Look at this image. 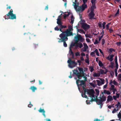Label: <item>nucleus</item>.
Masks as SVG:
<instances>
[{
	"label": "nucleus",
	"instance_id": "42",
	"mask_svg": "<svg viewBox=\"0 0 121 121\" xmlns=\"http://www.w3.org/2000/svg\"><path fill=\"white\" fill-rule=\"evenodd\" d=\"M34 45V47L35 48H36L38 47V43H34L33 44Z\"/></svg>",
	"mask_w": 121,
	"mask_h": 121
},
{
	"label": "nucleus",
	"instance_id": "63",
	"mask_svg": "<svg viewBox=\"0 0 121 121\" xmlns=\"http://www.w3.org/2000/svg\"><path fill=\"white\" fill-rule=\"evenodd\" d=\"M116 44L117 45L119 46L121 44V42H117V43Z\"/></svg>",
	"mask_w": 121,
	"mask_h": 121
},
{
	"label": "nucleus",
	"instance_id": "46",
	"mask_svg": "<svg viewBox=\"0 0 121 121\" xmlns=\"http://www.w3.org/2000/svg\"><path fill=\"white\" fill-rule=\"evenodd\" d=\"M114 63L113 62H111V65L110 66V67L112 69L114 67Z\"/></svg>",
	"mask_w": 121,
	"mask_h": 121
},
{
	"label": "nucleus",
	"instance_id": "13",
	"mask_svg": "<svg viewBox=\"0 0 121 121\" xmlns=\"http://www.w3.org/2000/svg\"><path fill=\"white\" fill-rule=\"evenodd\" d=\"M95 15L94 13L90 12L88 14L89 19H95V18L94 17Z\"/></svg>",
	"mask_w": 121,
	"mask_h": 121
},
{
	"label": "nucleus",
	"instance_id": "35",
	"mask_svg": "<svg viewBox=\"0 0 121 121\" xmlns=\"http://www.w3.org/2000/svg\"><path fill=\"white\" fill-rule=\"evenodd\" d=\"M70 15V13H68V14H64V19H66V17L68 16L69 15Z\"/></svg>",
	"mask_w": 121,
	"mask_h": 121
},
{
	"label": "nucleus",
	"instance_id": "12",
	"mask_svg": "<svg viewBox=\"0 0 121 121\" xmlns=\"http://www.w3.org/2000/svg\"><path fill=\"white\" fill-rule=\"evenodd\" d=\"M24 36L26 38L29 37V39H30V37H32L33 36H36V35H33V34H28L27 33H25L24 34Z\"/></svg>",
	"mask_w": 121,
	"mask_h": 121
},
{
	"label": "nucleus",
	"instance_id": "38",
	"mask_svg": "<svg viewBox=\"0 0 121 121\" xmlns=\"http://www.w3.org/2000/svg\"><path fill=\"white\" fill-rule=\"evenodd\" d=\"M78 9H77V11H80L81 10L82 11V8L81 6H78Z\"/></svg>",
	"mask_w": 121,
	"mask_h": 121
},
{
	"label": "nucleus",
	"instance_id": "9",
	"mask_svg": "<svg viewBox=\"0 0 121 121\" xmlns=\"http://www.w3.org/2000/svg\"><path fill=\"white\" fill-rule=\"evenodd\" d=\"M67 28V26L66 25H63L62 24L58 27V26H57L54 28V30L56 31H58L60 30L63 33V32L64 31H62L61 29L63 28Z\"/></svg>",
	"mask_w": 121,
	"mask_h": 121
},
{
	"label": "nucleus",
	"instance_id": "25",
	"mask_svg": "<svg viewBox=\"0 0 121 121\" xmlns=\"http://www.w3.org/2000/svg\"><path fill=\"white\" fill-rule=\"evenodd\" d=\"M81 7L82 8V11L84 10L87 7V5L84 4L82 5Z\"/></svg>",
	"mask_w": 121,
	"mask_h": 121
},
{
	"label": "nucleus",
	"instance_id": "7",
	"mask_svg": "<svg viewBox=\"0 0 121 121\" xmlns=\"http://www.w3.org/2000/svg\"><path fill=\"white\" fill-rule=\"evenodd\" d=\"M67 62L69 63V67L71 68H73L77 65V63L75 62V60H71L70 59L68 60Z\"/></svg>",
	"mask_w": 121,
	"mask_h": 121
},
{
	"label": "nucleus",
	"instance_id": "60",
	"mask_svg": "<svg viewBox=\"0 0 121 121\" xmlns=\"http://www.w3.org/2000/svg\"><path fill=\"white\" fill-rule=\"evenodd\" d=\"M121 78V74H119L118 76V79L119 80V79Z\"/></svg>",
	"mask_w": 121,
	"mask_h": 121
},
{
	"label": "nucleus",
	"instance_id": "2",
	"mask_svg": "<svg viewBox=\"0 0 121 121\" xmlns=\"http://www.w3.org/2000/svg\"><path fill=\"white\" fill-rule=\"evenodd\" d=\"M59 36L61 38L60 39H59V40L58 41V42L60 43L61 42H63L64 46L65 47H67V45L66 41L68 40V36L61 34Z\"/></svg>",
	"mask_w": 121,
	"mask_h": 121
},
{
	"label": "nucleus",
	"instance_id": "15",
	"mask_svg": "<svg viewBox=\"0 0 121 121\" xmlns=\"http://www.w3.org/2000/svg\"><path fill=\"white\" fill-rule=\"evenodd\" d=\"M114 85H112L111 86V88H110V91H112L113 92V94H114L115 91H117V89L116 88H114Z\"/></svg>",
	"mask_w": 121,
	"mask_h": 121
},
{
	"label": "nucleus",
	"instance_id": "8",
	"mask_svg": "<svg viewBox=\"0 0 121 121\" xmlns=\"http://www.w3.org/2000/svg\"><path fill=\"white\" fill-rule=\"evenodd\" d=\"M74 39L76 43H78L79 41L82 42L84 40V39L82 38L81 35L79 34H77L74 37Z\"/></svg>",
	"mask_w": 121,
	"mask_h": 121
},
{
	"label": "nucleus",
	"instance_id": "64",
	"mask_svg": "<svg viewBox=\"0 0 121 121\" xmlns=\"http://www.w3.org/2000/svg\"><path fill=\"white\" fill-rule=\"evenodd\" d=\"M94 121H101V120L100 119H98L97 118L95 119Z\"/></svg>",
	"mask_w": 121,
	"mask_h": 121
},
{
	"label": "nucleus",
	"instance_id": "27",
	"mask_svg": "<svg viewBox=\"0 0 121 121\" xmlns=\"http://www.w3.org/2000/svg\"><path fill=\"white\" fill-rule=\"evenodd\" d=\"M77 43L76 46L81 48L83 46L82 44L81 43Z\"/></svg>",
	"mask_w": 121,
	"mask_h": 121
},
{
	"label": "nucleus",
	"instance_id": "5",
	"mask_svg": "<svg viewBox=\"0 0 121 121\" xmlns=\"http://www.w3.org/2000/svg\"><path fill=\"white\" fill-rule=\"evenodd\" d=\"M83 89L85 92H87V94L89 95L91 97L94 98L95 97L94 94L95 93L94 90L92 89H88L84 88V86L83 87Z\"/></svg>",
	"mask_w": 121,
	"mask_h": 121
},
{
	"label": "nucleus",
	"instance_id": "1",
	"mask_svg": "<svg viewBox=\"0 0 121 121\" xmlns=\"http://www.w3.org/2000/svg\"><path fill=\"white\" fill-rule=\"evenodd\" d=\"M78 70L79 71V72L77 70L74 69L73 71V73L75 75L76 77L78 78V79L76 81V83L77 84L78 83V82H79V80L81 79L80 78V77L82 76V75L84 74V71L83 70V69L82 67H78Z\"/></svg>",
	"mask_w": 121,
	"mask_h": 121
},
{
	"label": "nucleus",
	"instance_id": "45",
	"mask_svg": "<svg viewBox=\"0 0 121 121\" xmlns=\"http://www.w3.org/2000/svg\"><path fill=\"white\" fill-rule=\"evenodd\" d=\"M111 24V23H108L106 25V29L107 30L109 29V25H110Z\"/></svg>",
	"mask_w": 121,
	"mask_h": 121
},
{
	"label": "nucleus",
	"instance_id": "21",
	"mask_svg": "<svg viewBox=\"0 0 121 121\" xmlns=\"http://www.w3.org/2000/svg\"><path fill=\"white\" fill-rule=\"evenodd\" d=\"M110 56V58H109V56H108L107 57V59L109 60L110 61H112L113 60V58L114 55H109Z\"/></svg>",
	"mask_w": 121,
	"mask_h": 121
},
{
	"label": "nucleus",
	"instance_id": "53",
	"mask_svg": "<svg viewBox=\"0 0 121 121\" xmlns=\"http://www.w3.org/2000/svg\"><path fill=\"white\" fill-rule=\"evenodd\" d=\"M99 42L97 39H95V42L94 43V44H97L99 43Z\"/></svg>",
	"mask_w": 121,
	"mask_h": 121
},
{
	"label": "nucleus",
	"instance_id": "23",
	"mask_svg": "<svg viewBox=\"0 0 121 121\" xmlns=\"http://www.w3.org/2000/svg\"><path fill=\"white\" fill-rule=\"evenodd\" d=\"M57 23L58 24V27L60 25L62 24V22H61V20L60 19H57Z\"/></svg>",
	"mask_w": 121,
	"mask_h": 121
},
{
	"label": "nucleus",
	"instance_id": "26",
	"mask_svg": "<svg viewBox=\"0 0 121 121\" xmlns=\"http://www.w3.org/2000/svg\"><path fill=\"white\" fill-rule=\"evenodd\" d=\"M77 0H75V2H73V4H73V5L74 6V8H75V9L76 10H77V9L78 7V6L77 5V4H76V2H77Z\"/></svg>",
	"mask_w": 121,
	"mask_h": 121
},
{
	"label": "nucleus",
	"instance_id": "39",
	"mask_svg": "<svg viewBox=\"0 0 121 121\" xmlns=\"http://www.w3.org/2000/svg\"><path fill=\"white\" fill-rule=\"evenodd\" d=\"M112 51H113L114 52L115 51V50L113 48H111L109 49V53H111L112 52Z\"/></svg>",
	"mask_w": 121,
	"mask_h": 121
},
{
	"label": "nucleus",
	"instance_id": "17",
	"mask_svg": "<svg viewBox=\"0 0 121 121\" xmlns=\"http://www.w3.org/2000/svg\"><path fill=\"white\" fill-rule=\"evenodd\" d=\"M75 45V43H72L70 45L69 47V53H73L72 51V49L73 48V46Z\"/></svg>",
	"mask_w": 121,
	"mask_h": 121
},
{
	"label": "nucleus",
	"instance_id": "36",
	"mask_svg": "<svg viewBox=\"0 0 121 121\" xmlns=\"http://www.w3.org/2000/svg\"><path fill=\"white\" fill-rule=\"evenodd\" d=\"M118 117L119 118V120H120L121 119V113L119 112L117 115Z\"/></svg>",
	"mask_w": 121,
	"mask_h": 121
},
{
	"label": "nucleus",
	"instance_id": "62",
	"mask_svg": "<svg viewBox=\"0 0 121 121\" xmlns=\"http://www.w3.org/2000/svg\"><path fill=\"white\" fill-rule=\"evenodd\" d=\"M109 30L110 33H112L113 31V30L111 29H110Z\"/></svg>",
	"mask_w": 121,
	"mask_h": 121
},
{
	"label": "nucleus",
	"instance_id": "4",
	"mask_svg": "<svg viewBox=\"0 0 121 121\" xmlns=\"http://www.w3.org/2000/svg\"><path fill=\"white\" fill-rule=\"evenodd\" d=\"M73 30V29L72 26H69V29H67L66 31L63 32V33L60 34H62L68 37L72 35H73V33L72 32H71V31L72 30Z\"/></svg>",
	"mask_w": 121,
	"mask_h": 121
},
{
	"label": "nucleus",
	"instance_id": "20",
	"mask_svg": "<svg viewBox=\"0 0 121 121\" xmlns=\"http://www.w3.org/2000/svg\"><path fill=\"white\" fill-rule=\"evenodd\" d=\"M75 53H69L68 54V56H70V58L71 59H74L76 58L75 57Z\"/></svg>",
	"mask_w": 121,
	"mask_h": 121
},
{
	"label": "nucleus",
	"instance_id": "29",
	"mask_svg": "<svg viewBox=\"0 0 121 121\" xmlns=\"http://www.w3.org/2000/svg\"><path fill=\"white\" fill-rule=\"evenodd\" d=\"M71 22L70 23L71 24H72L74 20V18L73 16V15H72L71 17Z\"/></svg>",
	"mask_w": 121,
	"mask_h": 121
},
{
	"label": "nucleus",
	"instance_id": "59",
	"mask_svg": "<svg viewBox=\"0 0 121 121\" xmlns=\"http://www.w3.org/2000/svg\"><path fill=\"white\" fill-rule=\"evenodd\" d=\"M119 13L118 12H117L115 14L114 17H116L117 16H118V14H119Z\"/></svg>",
	"mask_w": 121,
	"mask_h": 121
},
{
	"label": "nucleus",
	"instance_id": "40",
	"mask_svg": "<svg viewBox=\"0 0 121 121\" xmlns=\"http://www.w3.org/2000/svg\"><path fill=\"white\" fill-rule=\"evenodd\" d=\"M85 62L88 64H89V59H86L85 60Z\"/></svg>",
	"mask_w": 121,
	"mask_h": 121
},
{
	"label": "nucleus",
	"instance_id": "49",
	"mask_svg": "<svg viewBox=\"0 0 121 121\" xmlns=\"http://www.w3.org/2000/svg\"><path fill=\"white\" fill-rule=\"evenodd\" d=\"M98 26L99 28L102 27V23L101 22H99L98 24Z\"/></svg>",
	"mask_w": 121,
	"mask_h": 121
},
{
	"label": "nucleus",
	"instance_id": "55",
	"mask_svg": "<svg viewBox=\"0 0 121 121\" xmlns=\"http://www.w3.org/2000/svg\"><path fill=\"white\" fill-rule=\"evenodd\" d=\"M117 93V92L116 93V96L117 98H118L119 97L120 94L119 93Z\"/></svg>",
	"mask_w": 121,
	"mask_h": 121
},
{
	"label": "nucleus",
	"instance_id": "61",
	"mask_svg": "<svg viewBox=\"0 0 121 121\" xmlns=\"http://www.w3.org/2000/svg\"><path fill=\"white\" fill-rule=\"evenodd\" d=\"M86 41L88 42L89 43L90 42V40L88 38H86Z\"/></svg>",
	"mask_w": 121,
	"mask_h": 121
},
{
	"label": "nucleus",
	"instance_id": "10",
	"mask_svg": "<svg viewBox=\"0 0 121 121\" xmlns=\"http://www.w3.org/2000/svg\"><path fill=\"white\" fill-rule=\"evenodd\" d=\"M82 28L85 30H86L90 28V26L86 23H81Z\"/></svg>",
	"mask_w": 121,
	"mask_h": 121
},
{
	"label": "nucleus",
	"instance_id": "33",
	"mask_svg": "<svg viewBox=\"0 0 121 121\" xmlns=\"http://www.w3.org/2000/svg\"><path fill=\"white\" fill-rule=\"evenodd\" d=\"M96 0H91V3L92 4H96Z\"/></svg>",
	"mask_w": 121,
	"mask_h": 121
},
{
	"label": "nucleus",
	"instance_id": "22",
	"mask_svg": "<svg viewBox=\"0 0 121 121\" xmlns=\"http://www.w3.org/2000/svg\"><path fill=\"white\" fill-rule=\"evenodd\" d=\"M113 100L112 97V96L109 95L107 97V101L108 102H111Z\"/></svg>",
	"mask_w": 121,
	"mask_h": 121
},
{
	"label": "nucleus",
	"instance_id": "32",
	"mask_svg": "<svg viewBox=\"0 0 121 121\" xmlns=\"http://www.w3.org/2000/svg\"><path fill=\"white\" fill-rule=\"evenodd\" d=\"M100 75V74H97L95 73H94V74L93 75V76L94 77H99Z\"/></svg>",
	"mask_w": 121,
	"mask_h": 121
},
{
	"label": "nucleus",
	"instance_id": "41",
	"mask_svg": "<svg viewBox=\"0 0 121 121\" xmlns=\"http://www.w3.org/2000/svg\"><path fill=\"white\" fill-rule=\"evenodd\" d=\"M106 23L105 22H104L102 23V27L103 29H104L105 28V25Z\"/></svg>",
	"mask_w": 121,
	"mask_h": 121
},
{
	"label": "nucleus",
	"instance_id": "16",
	"mask_svg": "<svg viewBox=\"0 0 121 121\" xmlns=\"http://www.w3.org/2000/svg\"><path fill=\"white\" fill-rule=\"evenodd\" d=\"M102 68H104V69H105V72H104V70L101 69H100V70L101 73L102 74H106V73L108 72V69H106V68L104 67H103Z\"/></svg>",
	"mask_w": 121,
	"mask_h": 121
},
{
	"label": "nucleus",
	"instance_id": "6",
	"mask_svg": "<svg viewBox=\"0 0 121 121\" xmlns=\"http://www.w3.org/2000/svg\"><path fill=\"white\" fill-rule=\"evenodd\" d=\"M101 94H100L99 100L97 103L98 105H100V108H102L103 106V102L105 101L106 99V97L104 95H102V96H101Z\"/></svg>",
	"mask_w": 121,
	"mask_h": 121
},
{
	"label": "nucleus",
	"instance_id": "11",
	"mask_svg": "<svg viewBox=\"0 0 121 121\" xmlns=\"http://www.w3.org/2000/svg\"><path fill=\"white\" fill-rule=\"evenodd\" d=\"M79 80V81L78 82V83L77 84L76 83L78 86V87L79 86L81 87H82L83 88V86H84L85 88V87L86 86L85 81L83 80Z\"/></svg>",
	"mask_w": 121,
	"mask_h": 121
},
{
	"label": "nucleus",
	"instance_id": "18",
	"mask_svg": "<svg viewBox=\"0 0 121 121\" xmlns=\"http://www.w3.org/2000/svg\"><path fill=\"white\" fill-rule=\"evenodd\" d=\"M38 111L40 112H42V114L44 116L45 118L46 117V116L45 114V111L44 109H42L41 108H40L38 110Z\"/></svg>",
	"mask_w": 121,
	"mask_h": 121
},
{
	"label": "nucleus",
	"instance_id": "48",
	"mask_svg": "<svg viewBox=\"0 0 121 121\" xmlns=\"http://www.w3.org/2000/svg\"><path fill=\"white\" fill-rule=\"evenodd\" d=\"M100 80L101 81V84H104V79H102V78L100 79Z\"/></svg>",
	"mask_w": 121,
	"mask_h": 121
},
{
	"label": "nucleus",
	"instance_id": "44",
	"mask_svg": "<svg viewBox=\"0 0 121 121\" xmlns=\"http://www.w3.org/2000/svg\"><path fill=\"white\" fill-rule=\"evenodd\" d=\"M78 30L79 31L81 32H82L84 34H85V32L84 31V30L81 29H79Z\"/></svg>",
	"mask_w": 121,
	"mask_h": 121
},
{
	"label": "nucleus",
	"instance_id": "34",
	"mask_svg": "<svg viewBox=\"0 0 121 121\" xmlns=\"http://www.w3.org/2000/svg\"><path fill=\"white\" fill-rule=\"evenodd\" d=\"M95 90L96 92V95H99V91L98 89H95Z\"/></svg>",
	"mask_w": 121,
	"mask_h": 121
},
{
	"label": "nucleus",
	"instance_id": "14",
	"mask_svg": "<svg viewBox=\"0 0 121 121\" xmlns=\"http://www.w3.org/2000/svg\"><path fill=\"white\" fill-rule=\"evenodd\" d=\"M84 47L81 49V51L82 52H85L86 51V50L88 48V46L87 44L85 43H83Z\"/></svg>",
	"mask_w": 121,
	"mask_h": 121
},
{
	"label": "nucleus",
	"instance_id": "52",
	"mask_svg": "<svg viewBox=\"0 0 121 121\" xmlns=\"http://www.w3.org/2000/svg\"><path fill=\"white\" fill-rule=\"evenodd\" d=\"M113 83L115 85H117V82L115 80L113 81Z\"/></svg>",
	"mask_w": 121,
	"mask_h": 121
},
{
	"label": "nucleus",
	"instance_id": "30",
	"mask_svg": "<svg viewBox=\"0 0 121 121\" xmlns=\"http://www.w3.org/2000/svg\"><path fill=\"white\" fill-rule=\"evenodd\" d=\"M99 100V99L97 98H96V99H93L92 98L91 99V102H92L93 101H95L97 103Z\"/></svg>",
	"mask_w": 121,
	"mask_h": 121
},
{
	"label": "nucleus",
	"instance_id": "19",
	"mask_svg": "<svg viewBox=\"0 0 121 121\" xmlns=\"http://www.w3.org/2000/svg\"><path fill=\"white\" fill-rule=\"evenodd\" d=\"M104 93L108 95H110L111 94V93L109 91L106 90H104V91L102 92V94H103V95H104Z\"/></svg>",
	"mask_w": 121,
	"mask_h": 121
},
{
	"label": "nucleus",
	"instance_id": "24",
	"mask_svg": "<svg viewBox=\"0 0 121 121\" xmlns=\"http://www.w3.org/2000/svg\"><path fill=\"white\" fill-rule=\"evenodd\" d=\"M30 89H31L33 92H34L35 90L37 89V88L34 86H32L30 88Z\"/></svg>",
	"mask_w": 121,
	"mask_h": 121
},
{
	"label": "nucleus",
	"instance_id": "43",
	"mask_svg": "<svg viewBox=\"0 0 121 121\" xmlns=\"http://www.w3.org/2000/svg\"><path fill=\"white\" fill-rule=\"evenodd\" d=\"M91 8H93L94 9H96V6L95 4H92V6H91Z\"/></svg>",
	"mask_w": 121,
	"mask_h": 121
},
{
	"label": "nucleus",
	"instance_id": "31",
	"mask_svg": "<svg viewBox=\"0 0 121 121\" xmlns=\"http://www.w3.org/2000/svg\"><path fill=\"white\" fill-rule=\"evenodd\" d=\"M99 65L100 67H102L103 66L102 63L99 60Z\"/></svg>",
	"mask_w": 121,
	"mask_h": 121
},
{
	"label": "nucleus",
	"instance_id": "50",
	"mask_svg": "<svg viewBox=\"0 0 121 121\" xmlns=\"http://www.w3.org/2000/svg\"><path fill=\"white\" fill-rule=\"evenodd\" d=\"M99 53L98 50L97 49H96L94 52H92L91 53Z\"/></svg>",
	"mask_w": 121,
	"mask_h": 121
},
{
	"label": "nucleus",
	"instance_id": "37",
	"mask_svg": "<svg viewBox=\"0 0 121 121\" xmlns=\"http://www.w3.org/2000/svg\"><path fill=\"white\" fill-rule=\"evenodd\" d=\"M96 81H97V85L98 86H100L102 85L101 83V82L99 80H97Z\"/></svg>",
	"mask_w": 121,
	"mask_h": 121
},
{
	"label": "nucleus",
	"instance_id": "54",
	"mask_svg": "<svg viewBox=\"0 0 121 121\" xmlns=\"http://www.w3.org/2000/svg\"><path fill=\"white\" fill-rule=\"evenodd\" d=\"M118 111V109H116L115 108H114L112 111V113H114L115 112Z\"/></svg>",
	"mask_w": 121,
	"mask_h": 121
},
{
	"label": "nucleus",
	"instance_id": "57",
	"mask_svg": "<svg viewBox=\"0 0 121 121\" xmlns=\"http://www.w3.org/2000/svg\"><path fill=\"white\" fill-rule=\"evenodd\" d=\"M94 9L93 8H91V9H90L91 10V12H90L91 13H94Z\"/></svg>",
	"mask_w": 121,
	"mask_h": 121
},
{
	"label": "nucleus",
	"instance_id": "47",
	"mask_svg": "<svg viewBox=\"0 0 121 121\" xmlns=\"http://www.w3.org/2000/svg\"><path fill=\"white\" fill-rule=\"evenodd\" d=\"M30 104L28 105V107L29 108H31L33 106V105L31 104V102H30Z\"/></svg>",
	"mask_w": 121,
	"mask_h": 121
},
{
	"label": "nucleus",
	"instance_id": "56",
	"mask_svg": "<svg viewBox=\"0 0 121 121\" xmlns=\"http://www.w3.org/2000/svg\"><path fill=\"white\" fill-rule=\"evenodd\" d=\"M113 99L115 100H116L117 99V97L115 95H113Z\"/></svg>",
	"mask_w": 121,
	"mask_h": 121
},
{
	"label": "nucleus",
	"instance_id": "58",
	"mask_svg": "<svg viewBox=\"0 0 121 121\" xmlns=\"http://www.w3.org/2000/svg\"><path fill=\"white\" fill-rule=\"evenodd\" d=\"M90 71L91 72H92L94 70V69L92 67H90Z\"/></svg>",
	"mask_w": 121,
	"mask_h": 121
},
{
	"label": "nucleus",
	"instance_id": "3",
	"mask_svg": "<svg viewBox=\"0 0 121 121\" xmlns=\"http://www.w3.org/2000/svg\"><path fill=\"white\" fill-rule=\"evenodd\" d=\"M13 11L12 9H11L9 12L4 17L5 19H9L13 20L16 19V17L15 14H14L13 13Z\"/></svg>",
	"mask_w": 121,
	"mask_h": 121
},
{
	"label": "nucleus",
	"instance_id": "28",
	"mask_svg": "<svg viewBox=\"0 0 121 121\" xmlns=\"http://www.w3.org/2000/svg\"><path fill=\"white\" fill-rule=\"evenodd\" d=\"M82 76L80 77V78L81 79L80 80H81L82 79V78H84V80L85 81H87V77L86 76H85L84 74H83L82 75Z\"/></svg>",
	"mask_w": 121,
	"mask_h": 121
},
{
	"label": "nucleus",
	"instance_id": "51",
	"mask_svg": "<svg viewBox=\"0 0 121 121\" xmlns=\"http://www.w3.org/2000/svg\"><path fill=\"white\" fill-rule=\"evenodd\" d=\"M102 45H103L105 43V40L104 39H103L102 40Z\"/></svg>",
	"mask_w": 121,
	"mask_h": 121
}]
</instances>
